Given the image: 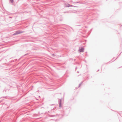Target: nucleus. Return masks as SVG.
<instances>
[{"label": "nucleus", "instance_id": "nucleus-1", "mask_svg": "<svg viewBox=\"0 0 122 122\" xmlns=\"http://www.w3.org/2000/svg\"><path fill=\"white\" fill-rule=\"evenodd\" d=\"M23 32H24V31H22L20 30H17L14 33L13 35H15L17 34L22 33Z\"/></svg>", "mask_w": 122, "mask_h": 122}, {"label": "nucleus", "instance_id": "nucleus-2", "mask_svg": "<svg viewBox=\"0 0 122 122\" xmlns=\"http://www.w3.org/2000/svg\"><path fill=\"white\" fill-rule=\"evenodd\" d=\"M58 103L59 104V106L60 107L61 106V99H59L58 100Z\"/></svg>", "mask_w": 122, "mask_h": 122}, {"label": "nucleus", "instance_id": "nucleus-3", "mask_svg": "<svg viewBox=\"0 0 122 122\" xmlns=\"http://www.w3.org/2000/svg\"><path fill=\"white\" fill-rule=\"evenodd\" d=\"M60 115H61L62 117H63V115L62 114L58 115L57 114L55 115H51L50 116V117H55V116H60Z\"/></svg>", "mask_w": 122, "mask_h": 122}, {"label": "nucleus", "instance_id": "nucleus-4", "mask_svg": "<svg viewBox=\"0 0 122 122\" xmlns=\"http://www.w3.org/2000/svg\"><path fill=\"white\" fill-rule=\"evenodd\" d=\"M84 48L81 47V48H79V50L81 52H83L84 51Z\"/></svg>", "mask_w": 122, "mask_h": 122}, {"label": "nucleus", "instance_id": "nucleus-5", "mask_svg": "<svg viewBox=\"0 0 122 122\" xmlns=\"http://www.w3.org/2000/svg\"><path fill=\"white\" fill-rule=\"evenodd\" d=\"M70 5L69 4H65V6L67 7H70Z\"/></svg>", "mask_w": 122, "mask_h": 122}, {"label": "nucleus", "instance_id": "nucleus-6", "mask_svg": "<svg viewBox=\"0 0 122 122\" xmlns=\"http://www.w3.org/2000/svg\"><path fill=\"white\" fill-rule=\"evenodd\" d=\"M10 0V2L11 3H12L14 2L13 0Z\"/></svg>", "mask_w": 122, "mask_h": 122}, {"label": "nucleus", "instance_id": "nucleus-7", "mask_svg": "<svg viewBox=\"0 0 122 122\" xmlns=\"http://www.w3.org/2000/svg\"><path fill=\"white\" fill-rule=\"evenodd\" d=\"M83 81H82L80 83L79 85V86L78 87H79L81 85V84L83 82Z\"/></svg>", "mask_w": 122, "mask_h": 122}, {"label": "nucleus", "instance_id": "nucleus-8", "mask_svg": "<svg viewBox=\"0 0 122 122\" xmlns=\"http://www.w3.org/2000/svg\"><path fill=\"white\" fill-rule=\"evenodd\" d=\"M70 6H74V7H77V6H73V5H70Z\"/></svg>", "mask_w": 122, "mask_h": 122}, {"label": "nucleus", "instance_id": "nucleus-9", "mask_svg": "<svg viewBox=\"0 0 122 122\" xmlns=\"http://www.w3.org/2000/svg\"><path fill=\"white\" fill-rule=\"evenodd\" d=\"M29 54V53H27V54H25L24 55V56H26V55H28V54Z\"/></svg>", "mask_w": 122, "mask_h": 122}, {"label": "nucleus", "instance_id": "nucleus-10", "mask_svg": "<svg viewBox=\"0 0 122 122\" xmlns=\"http://www.w3.org/2000/svg\"><path fill=\"white\" fill-rule=\"evenodd\" d=\"M81 25V23H80V24H78V25H77V26H80Z\"/></svg>", "mask_w": 122, "mask_h": 122}, {"label": "nucleus", "instance_id": "nucleus-11", "mask_svg": "<svg viewBox=\"0 0 122 122\" xmlns=\"http://www.w3.org/2000/svg\"><path fill=\"white\" fill-rule=\"evenodd\" d=\"M52 55L53 56H55V54H52Z\"/></svg>", "mask_w": 122, "mask_h": 122}, {"label": "nucleus", "instance_id": "nucleus-12", "mask_svg": "<svg viewBox=\"0 0 122 122\" xmlns=\"http://www.w3.org/2000/svg\"><path fill=\"white\" fill-rule=\"evenodd\" d=\"M66 12H67V13H68V11H67V12H64V13H66Z\"/></svg>", "mask_w": 122, "mask_h": 122}, {"label": "nucleus", "instance_id": "nucleus-13", "mask_svg": "<svg viewBox=\"0 0 122 122\" xmlns=\"http://www.w3.org/2000/svg\"><path fill=\"white\" fill-rule=\"evenodd\" d=\"M3 100H1V101H0V103H1V102H2V101Z\"/></svg>", "mask_w": 122, "mask_h": 122}, {"label": "nucleus", "instance_id": "nucleus-14", "mask_svg": "<svg viewBox=\"0 0 122 122\" xmlns=\"http://www.w3.org/2000/svg\"><path fill=\"white\" fill-rule=\"evenodd\" d=\"M118 57H117L116 58V59L115 60H114L113 61H115V60H116V59L117 58H118Z\"/></svg>", "mask_w": 122, "mask_h": 122}, {"label": "nucleus", "instance_id": "nucleus-15", "mask_svg": "<svg viewBox=\"0 0 122 122\" xmlns=\"http://www.w3.org/2000/svg\"><path fill=\"white\" fill-rule=\"evenodd\" d=\"M92 28L91 30H90V31H92Z\"/></svg>", "mask_w": 122, "mask_h": 122}, {"label": "nucleus", "instance_id": "nucleus-16", "mask_svg": "<svg viewBox=\"0 0 122 122\" xmlns=\"http://www.w3.org/2000/svg\"><path fill=\"white\" fill-rule=\"evenodd\" d=\"M77 67H76V68H75V70H76L77 69Z\"/></svg>", "mask_w": 122, "mask_h": 122}, {"label": "nucleus", "instance_id": "nucleus-17", "mask_svg": "<svg viewBox=\"0 0 122 122\" xmlns=\"http://www.w3.org/2000/svg\"><path fill=\"white\" fill-rule=\"evenodd\" d=\"M79 3V2H75L74 3Z\"/></svg>", "mask_w": 122, "mask_h": 122}, {"label": "nucleus", "instance_id": "nucleus-18", "mask_svg": "<svg viewBox=\"0 0 122 122\" xmlns=\"http://www.w3.org/2000/svg\"><path fill=\"white\" fill-rule=\"evenodd\" d=\"M122 52H121L120 53V54H119V55H120L121 54V53H122Z\"/></svg>", "mask_w": 122, "mask_h": 122}, {"label": "nucleus", "instance_id": "nucleus-19", "mask_svg": "<svg viewBox=\"0 0 122 122\" xmlns=\"http://www.w3.org/2000/svg\"><path fill=\"white\" fill-rule=\"evenodd\" d=\"M4 97H1L0 98H0H4Z\"/></svg>", "mask_w": 122, "mask_h": 122}, {"label": "nucleus", "instance_id": "nucleus-20", "mask_svg": "<svg viewBox=\"0 0 122 122\" xmlns=\"http://www.w3.org/2000/svg\"><path fill=\"white\" fill-rule=\"evenodd\" d=\"M9 17L10 18H12V17Z\"/></svg>", "mask_w": 122, "mask_h": 122}, {"label": "nucleus", "instance_id": "nucleus-21", "mask_svg": "<svg viewBox=\"0 0 122 122\" xmlns=\"http://www.w3.org/2000/svg\"><path fill=\"white\" fill-rule=\"evenodd\" d=\"M99 69H98V70H97V71H99Z\"/></svg>", "mask_w": 122, "mask_h": 122}, {"label": "nucleus", "instance_id": "nucleus-22", "mask_svg": "<svg viewBox=\"0 0 122 122\" xmlns=\"http://www.w3.org/2000/svg\"><path fill=\"white\" fill-rule=\"evenodd\" d=\"M77 72L78 73L79 72V71H77Z\"/></svg>", "mask_w": 122, "mask_h": 122}, {"label": "nucleus", "instance_id": "nucleus-23", "mask_svg": "<svg viewBox=\"0 0 122 122\" xmlns=\"http://www.w3.org/2000/svg\"><path fill=\"white\" fill-rule=\"evenodd\" d=\"M63 112H64V111H63Z\"/></svg>", "mask_w": 122, "mask_h": 122}]
</instances>
